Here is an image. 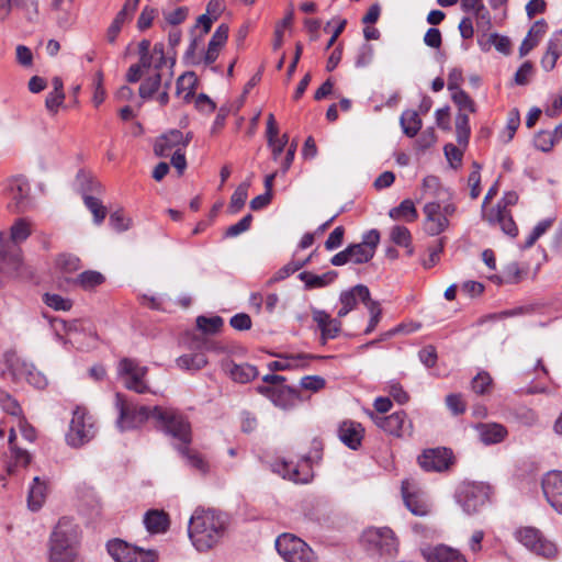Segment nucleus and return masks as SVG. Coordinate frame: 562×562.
<instances>
[{"instance_id": "obj_1", "label": "nucleus", "mask_w": 562, "mask_h": 562, "mask_svg": "<svg viewBox=\"0 0 562 562\" xmlns=\"http://www.w3.org/2000/svg\"><path fill=\"white\" fill-rule=\"evenodd\" d=\"M115 407L119 411L116 425L121 431L138 428L149 418H154L157 427L172 438L180 439L184 443L192 439L190 423L173 408L137 406L127 403L121 393L115 394Z\"/></svg>"}, {"instance_id": "obj_2", "label": "nucleus", "mask_w": 562, "mask_h": 562, "mask_svg": "<svg viewBox=\"0 0 562 562\" xmlns=\"http://www.w3.org/2000/svg\"><path fill=\"white\" fill-rule=\"evenodd\" d=\"M227 527V515L214 509L198 508L189 521V537L196 550L205 552L222 541Z\"/></svg>"}, {"instance_id": "obj_3", "label": "nucleus", "mask_w": 562, "mask_h": 562, "mask_svg": "<svg viewBox=\"0 0 562 562\" xmlns=\"http://www.w3.org/2000/svg\"><path fill=\"white\" fill-rule=\"evenodd\" d=\"M31 235L30 224L19 218L11 226L9 236L0 233V271L5 274H18L22 267V256L16 247L20 243L26 240Z\"/></svg>"}, {"instance_id": "obj_4", "label": "nucleus", "mask_w": 562, "mask_h": 562, "mask_svg": "<svg viewBox=\"0 0 562 562\" xmlns=\"http://www.w3.org/2000/svg\"><path fill=\"white\" fill-rule=\"evenodd\" d=\"M78 542V526L68 517L60 518L49 538V561L77 557Z\"/></svg>"}, {"instance_id": "obj_5", "label": "nucleus", "mask_w": 562, "mask_h": 562, "mask_svg": "<svg viewBox=\"0 0 562 562\" xmlns=\"http://www.w3.org/2000/svg\"><path fill=\"white\" fill-rule=\"evenodd\" d=\"M361 546L371 555L393 558L398 553L400 539L390 527H368L362 531Z\"/></svg>"}, {"instance_id": "obj_6", "label": "nucleus", "mask_w": 562, "mask_h": 562, "mask_svg": "<svg viewBox=\"0 0 562 562\" xmlns=\"http://www.w3.org/2000/svg\"><path fill=\"white\" fill-rule=\"evenodd\" d=\"M3 375L9 374L13 382L25 380L36 389H44L47 385L46 376L38 371L34 364L16 357L14 352H7Z\"/></svg>"}, {"instance_id": "obj_7", "label": "nucleus", "mask_w": 562, "mask_h": 562, "mask_svg": "<svg viewBox=\"0 0 562 562\" xmlns=\"http://www.w3.org/2000/svg\"><path fill=\"white\" fill-rule=\"evenodd\" d=\"M106 551L115 562H157L158 560L156 550H145L119 538L108 541Z\"/></svg>"}, {"instance_id": "obj_8", "label": "nucleus", "mask_w": 562, "mask_h": 562, "mask_svg": "<svg viewBox=\"0 0 562 562\" xmlns=\"http://www.w3.org/2000/svg\"><path fill=\"white\" fill-rule=\"evenodd\" d=\"M95 435L94 422L86 408L77 407L72 413L66 441L74 448H79L89 442Z\"/></svg>"}, {"instance_id": "obj_9", "label": "nucleus", "mask_w": 562, "mask_h": 562, "mask_svg": "<svg viewBox=\"0 0 562 562\" xmlns=\"http://www.w3.org/2000/svg\"><path fill=\"white\" fill-rule=\"evenodd\" d=\"M276 549L286 562H314L311 548L292 533L279 536L276 540Z\"/></svg>"}, {"instance_id": "obj_10", "label": "nucleus", "mask_w": 562, "mask_h": 562, "mask_svg": "<svg viewBox=\"0 0 562 562\" xmlns=\"http://www.w3.org/2000/svg\"><path fill=\"white\" fill-rule=\"evenodd\" d=\"M518 541L535 554L554 559L558 555L557 544L546 538L540 530L532 527H525L517 531Z\"/></svg>"}, {"instance_id": "obj_11", "label": "nucleus", "mask_w": 562, "mask_h": 562, "mask_svg": "<svg viewBox=\"0 0 562 562\" xmlns=\"http://www.w3.org/2000/svg\"><path fill=\"white\" fill-rule=\"evenodd\" d=\"M147 372V367L140 366L136 360L131 358H123L117 366V373L124 379V386L138 394H144L149 391L145 382Z\"/></svg>"}, {"instance_id": "obj_12", "label": "nucleus", "mask_w": 562, "mask_h": 562, "mask_svg": "<svg viewBox=\"0 0 562 562\" xmlns=\"http://www.w3.org/2000/svg\"><path fill=\"white\" fill-rule=\"evenodd\" d=\"M256 391L282 409H291L300 401L299 391L286 385H258Z\"/></svg>"}, {"instance_id": "obj_13", "label": "nucleus", "mask_w": 562, "mask_h": 562, "mask_svg": "<svg viewBox=\"0 0 562 562\" xmlns=\"http://www.w3.org/2000/svg\"><path fill=\"white\" fill-rule=\"evenodd\" d=\"M8 207L15 213H23L31 206L30 184L22 177L11 179L7 186Z\"/></svg>"}, {"instance_id": "obj_14", "label": "nucleus", "mask_w": 562, "mask_h": 562, "mask_svg": "<svg viewBox=\"0 0 562 562\" xmlns=\"http://www.w3.org/2000/svg\"><path fill=\"white\" fill-rule=\"evenodd\" d=\"M452 461V451L448 448L427 449L418 457L419 465L428 472H442L448 470Z\"/></svg>"}, {"instance_id": "obj_15", "label": "nucleus", "mask_w": 562, "mask_h": 562, "mask_svg": "<svg viewBox=\"0 0 562 562\" xmlns=\"http://www.w3.org/2000/svg\"><path fill=\"white\" fill-rule=\"evenodd\" d=\"M402 496L407 509L415 516H426L431 510V504L427 495L419 491H411V484L406 481L402 483Z\"/></svg>"}, {"instance_id": "obj_16", "label": "nucleus", "mask_w": 562, "mask_h": 562, "mask_svg": "<svg viewBox=\"0 0 562 562\" xmlns=\"http://www.w3.org/2000/svg\"><path fill=\"white\" fill-rule=\"evenodd\" d=\"M371 417L379 428L396 437L403 436L411 428V422L407 420L404 411L395 412L389 416L371 415Z\"/></svg>"}, {"instance_id": "obj_17", "label": "nucleus", "mask_w": 562, "mask_h": 562, "mask_svg": "<svg viewBox=\"0 0 562 562\" xmlns=\"http://www.w3.org/2000/svg\"><path fill=\"white\" fill-rule=\"evenodd\" d=\"M542 491L548 503L562 514V472H548L542 479Z\"/></svg>"}, {"instance_id": "obj_18", "label": "nucleus", "mask_w": 562, "mask_h": 562, "mask_svg": "<svg viewBox=\"0 0 562 562\" xmlns=\"http://www.w3.org/2000/svg\"><path fill=\"white\" fill-rule=\"evenodd\" d=\"M487 499L486 493L476 485H469L460 490L457 501L467 514H473L485 505Z\"/></svg>"}, {"instance_id": "obj_19", "label": "nucleus", "mask_w": 562, "mask_h": 562, "mask_svg": "<svg viewBox=\"0 0 562 562\" xmlns=\"http://www.w3.org/2000/svg\"><path fill=\"white\" fill-rule=\"evenodd\" d=\"M312 316L321 330V340L323 345H325L328 339L336 338L340 333L341 322L337 318H331L325 311L314 308Z\"/></svg>"}, {"instance_id": "obj_20", "label": "nucleus", "mask_w": 562, "mask_h": 562, "mask_svg": "<svg viewBox=\"0 0 562 562\" xmlns=\"http://www.w3.org/2000/svg\"><path fill=\"white\" fill-rule=\"evenodd\" d=\"M364 300H369V288L367 285L357 284L350 290L342 292L339 296L341 307L337 313L338 317H345L356 307L358 301L363 303Z\"/></svg>"}, {"instance_id": "obj_21", "label": "nucleus", "mask_w": 562, "mask_h": 562, "mask_svg": "<svg viewBox=\"0 0 562 562\" xmlns=\"http://www.w3.org/2000/svg\"><path fill=\"white\" fill-rule=\"evenodd\" d=\"M364 429L361 424L346 420L338 429L339 439L350 449L357 450L362 441Z\"/></svg>"}, {"instance_id": "obj_22", "label": "nucleus", "mask_w": 562, "mask_h": 562, "mask_svg": "<svg viewBox=\"0 0 562 562\" xmlns=\"http://www.w3.org/2000/svg\"><path fill=\"white\" fill-rule=\"evenodd\" d=\"M325 357H317L308 353H297L284 357V360L272 361L268 364L271 371H284L292 369H304L313 359H324Z\"/></svg>"}, {"instance_id": "obj_23", "label": "nucleus", "mask_w": 562, "mask_h": 562, "mask_svg": "<svg viewBox=\"0 0 562 562\" xmlns=\"http://www.w3.org/2000/svg\"><path fill=\"white\" fill-rule=\"evenodd\" d=\"M562 55V29L554 32L548 43L546 54L541 58V67L550 71L555 67L557 60Z\"/></svg>"}, {"instance_id": "obj_24", "label": "nucleus", "mask_w": 562, "mask_h": 562, "mask_svg": "<svg viewBox=\"0 0 562 562\" xmlns=\"http://www.w3.org/2000/svg\"><path fill=\"white\" fill-rule=\"evenodd\" d=\"M183 134L179 130H171L168 133L160 136L155 145L154 153L158 157H167L173 148H179Z\"/></svg>"}, {"instance_id": "obj_25", "label": "nucleus", "mask_w": 562, "mask_h": 562, "mask_svg": "<svg viewBox=\"0 0 562 562\" xmlns=\"http://www.w3.org/2000/svg\"><path fill=\"white\" fill-rule=\"evenodd\" d=\"M144 525L150 533H164L170 525L169 516L164 510L150 509L144 516Z\"/></svg>"}, {"instance_id": "obj_26", "label": "nucleus", "mask_w": 562, "mask_h": 562, "mask_svg": "<svg viewBox=\"0 0 562 562\" xmlns=\"http://www.w3.org/2000/svg\"><path fill=\"white\" fill-rule=\"evenodd\" d=\"M428 562H468L465 557L457 549L445 544L435 547L427 554Z\"/></svg>"}, {"instance_id": "obj_27", "label": "nucleus", "mask_w": 562, "mask_h": 562, "mask_svg": "<svg viewBox=\"0 0 562 562\" xmlns=\"http://www.w3.org/2000/svg\"><path fill=\"white\" fill-rule=\"evenodd\" d=\"M47 495V486L38 476L33 479V483L29 490L27 504L30 509L38 510L44 504Z\"/></svg>"}, {"instance_id": "obj_28", "label": "nucleus", "mask_w": 562, "mask_h": 562, "mask_svg": "<svg viewBox=\"0 0 562 562\" xmlns=\"http://www.w3.org/2000/svg\"><path fill=\"white\" fill-rule=\"evenodd\" d=\"M527 274V270L521 269L517 262L508 263L499 274L494 276V283L513 284L520 282Z\"/></svg>"}, {"instance_id": "obj_29", "label": "nucleus", "mask_w": 562, "mask_h": 562, "mask_svg": "<svg viewBox=\"0 0 562 562\" xmlns=\"http://www.w3.org/2000/svg\"><path fill=\"white\" fill-rule=\"evenodd\" d=\"M272 470H273V472L282 475V477L293 481L295 483H307L308 482V475L301 476V473H300L297 467H294L293 464H291L284 460L276 461L272 464Z\"/></svg>"}, {"instance_id": "obj_30", "label": "nucleus", "mask_w": 562, "mask_h": 562, "mask_svg": "<svg viewBox=\"0 0 562 562\" xmlns=\"http://www.w3.org/2000/svg\"><path fill=\"white\" fill-rule=\"evenodd\" d=\"M229 375L238 383H247L258 375V370L249 363H232L228 368Z\"/></svg>"}, {"instance_id": "obj_31", "label": "nucleus", "mask_w": 562, "mask_h": 562, "mask_svg": "<svg viewBox=\"0 0 562 562\" xmlns=\"http://www.w3.org/2000/svg\"><path fill=\"white\" fill-rule=\"evenodd\" d=\"M177 440L179 441L177 449L187 459L188 464L201 473H206L209 469L207 463L199 453L189 449L191 440L188 443L182 442L180 439Z\"/></svg>"}, {"instance_id": "obj_32", "label": "nucleus", "mask_w": 562, "mask_h": 562, "mask_svg": "<svg viewBox=\"0 0 562 562\" xmlns=\"http://www.w3.org/2000/svg\"><path fill=\"white\" fill-rule=\"evenodd\" d=\"M400 123L404 134L408 137L416 136L422 128V120L415 110L404 111L401 115Z\"/></svg>"}, {"instance_id": "obj_33", "label": "nucleus", "mask_w": 562, "mask_h": 562, "mask_svg": "<svg viewBox=\"0 0 562 562\" xmlns=\"http://www.w3.org/2000/svg\"><path fill=\"white\" fill-rule=\"evenodd\" d=\"M337 277V272L329 271L322 276L314 274L308 271H303L299 274V278L305 283V286L308 289L322 288L330 282Z\"/></svg>"}, {"instance_id": "obj_34", "label": "nucleus", "mask_w": 562, "mask_h": 562, "mask_svg": "<svg viewBox=\"0 0 562 562\" xmlns=\"http://www.w3.org/2000/svg\"><path fill=\"white\" fill-rule=\"evenodd\" d=\"M519 125L520 114L518 109L514 108L508 113L505 128L498 134L499 142H502L503 144L509 143L513 139Z\"/></svg>"}, {"instance_id": "obj_35", "label": "nucleus", "mask_w": 562, "mask_h": 562, "mask_svg": "<svg viewBox=\"0 0 562 562\" xmlns=\"http://www.w3.org/2000/svg\"><path fill=\"white\" fill-rule=\"evenodd\" d=\"M77 181L83 196L90 195V193H101L103 191L101 182L86 171L81 170L78 172Z\"/></svg>"}, {"instance_id": "obj_36", "label": "nucleus", "mask_w": 562, "mask_h": 562, "mask_svg": "<svg viewBox=\"0 0 562 562\" xmlns=\"http://www.w3.org/2000/svg\"><path fill=\"white\" fill-rule=\"evenodd\" d=\"M104 277L98 271H83L72 280L75 284L80 285L85 290H91L103 283Z\"/></svg>"}, {"instance_id": "obj_37", "label": "nucleus", "mask_w": 562, "mask_h": 562, "mask_svg": "<svg viewBox=\"0 0 562 562\" xmlns=\"http://www.w3.org/2000/svg\"><path fill=\"white\" fill-rule=\"evenodd\" d=\"M207 359L203 353L183 355L177 359L178 367L184 370L196 371L205 367Z\"/></svg>"}, {"instance_id": "obj_38", "label": "nucleus", "mask_w": 562, "mask_h": 562, "mask_svg": "<svg viewBox=\"0 0 562 562\" xmlns=\"http://www.w3.org/2000/svg\"><path fill=\"white\" fill-rule=\"evenodd\" d=\"M347 250L350 262L355 265L367 263L373 258L371 250L361 243L349 245Z\"/></svg>"}, {"instance_id": "obj_39", "label": "nucleus", "mask_w": 562, "mask_h": 562, "mask_svg": "<svg viewBox=\"0 0 562 562\" xmlns=\"http://www.w3.org/2000/svg\"><path fill=\"white\" fill-rule=\"evenodd\" d=\"M162 72H154V75L146 78L139 86V95L143 99L151 98L161 86Z\"/></svg>"}, {"instance_id": "obj_40", "label": "nucleus", "mask_w": 562, "mask_h": 562, "mask_svg": "<svg viewBox=\"0 0 562 562\" xmlns=\"http://www.w3.org/2000/svg\"><path fill=\"white\" fill-rule=\"evenodd\" d=\"M224 321L221 316H199L196 318V327L204 334L213 335L221 330Z\"/></svg>"}, {"instance_id": "obj_41", "label": "nucleus", "mask_w": 562, "mask_h": 562, "mask_svg": "<svg viewBox=\"0 0 562 562\" xmlns=\"http://www.w3.org/2000/svg\"><path fill=\"white\" fill-rule=\"evenodd\" d=\"M85 205L92 213L93 221L97 225H100L106 216V207L102 202L92 195H85Z\"/></svg>"}, {"instance_id": "obj_42", "label": "nucleus", "mask_w": 562, "mask_h": 562, "mask_svg": "<svg viewBox=\"0 0 562 562\" xmlns=\"http://www.w3.org/2000/svg\"><path fill=\"white\" fill-rule=\"evenodd\" d=\"M154 53H155V60L151 65V68H154L155 72H161L164 67H166L169 64V68H172L175 65V58L173 57H167L165 54V46L162 43H156L154 45Z\"/></svg>"}, {"instance_id": "obj_43", "label": "nucleus", "mask_w": 562, "mask_h": 562, "mask_svg": "<svg viewBox=\"0 0 562 562\" xmlns=\"http://www.w3.org/2000/svg\"><path fill=\"white\" fill-rule=\"evenodd\" d=\"M392 218L404 217L406 221L412 222L417 218V211L411 200H404L397 207L390 211Z\"/></svg>"}, {"instance_id": "obj_44", "label": "nucleus", "mask_w": 562, "mask_h": 562, "mask_svg": "<svg viewBox=\"0 0 562 562\" xmlns=\"http://www.w3.org/2000/svg\"><path fill=\"white\" fill-rule=\"evenodd\" d=\"M496 220L504 234L516 237L518 234V227L513 220L510 211H498L496 212Z\"/></svg>"}, {"instance_id": "obj_45", "label": "nucleus", "mask_w": 562, "mask_h": 562, "mask_svg": "<svg viewBox=\"0 0 562 562\" xmlns=\"http://www.w3.org/2000/svg\"><path fill=\"white\" fill-rule=\"evenodd\" d=\"M491 386L492 378L487 372H480L472 379L471 387L476 395L488 394Z\"/></svg>"}, {"instance_id": "obj_46", "label": "nucleus", "mask_w": 562, "mask_h": 562, "mask_svg": "<svg viewBox=\"0 0 562 562\" xmlns=\"http://www.w3.org/2000/svg\"><path fill=\"white\" fill-rule=\"evenodd\" d=\"M43 302L55 311H69L72 307L71 300L55 293H45L43 295Z\"/></svg>"}, {"instance_id": "obj_47", "label": "nucleus", "mask_w": 562, "mask_h": 562, "mask_svg": "<svg viewBox=\"0 0 562 562\" xmlns=\"http://www.w3.org/2000/svg\"><path fill=\"white\" fill-rule=\"evenodd\" d=\"M248 183H241L237 187L231 198L229 209L232 213H237L243 209L248 198Z\"/></svg>"}, {"instance_id": "obj_48", "label": "nucleus", "mask_w": 562, "mask_h": 562, "mask_svg": "<svg viewBox=\"0 0 562 562\" xmlns=\"http://www.w3.org/2000/svg\"><path fill=\"white\" fill-rule=\"evenodd\" d=\"M15 438V431L14 429H11L9 436V445L12 458L14 459L15 464L26 467L31 462V454L26 450H23L14 445Z\"/></svg>"}, {"instance_id": "obj_49", "label": "nucleus", "mask_w": 562, "mask_h": 562, "mask_svg": "<svg viewBox=\"0 0 562 562\" xmlns=\"http://www.w3.org/2000/svg\"><path fill=\"white\" fill-rule=\"evenodd\" d=\"M196 85V77L193 72H187L180 76L177 80V93H181V91L187 90L184 94V100L188 101L190 97L194 93V88Z\"/></svg>"}, {"instance_id": "obj_50", "label": "nucleus", "mask_w": 562, "mask_h": 562, "mask_svg": "<svg viewBox=\"0 0 562 562\" xmlns=\"http://www.w3.org/2000/svg\"><path fill=\"white\" fill-rule=\"evenodd\" d=\"M56 263L57 267L65 273H72L79 270L81 267L80 259L77 256L70 254L60 255L57 258Z\"/></svg>"}, {"instance_id": "obj_51", "label": "nucleus", "mask_w": 562, "mask_h": 562, "mask_svg": "<svg viewBox=\"0 0 562 562\" xmlns=\"http://www.w3.org/2000/svg\"><path fill=\"white\" fill-rule=\"evenodd\" d=\"M451 99L458 105L459 112L469 114L475 111L474 102L465 91H454L451 93Z\"/></svg>"}, {"instance_id": "obj_52", "label": "nucleus", "mask_w": 562, "mask_h": 562, "mask_svg": "<svg viewBox=\"0 0 562 562\" xmlns=\"http://www.w3.org/2000/svg\"><path fill=\"white\" fill-rule=\"evenodd\" d=\"M391 240L401 247H409L412 241V235L411 232L405 227L401 225H396L392 227L390 233Z\"/></svg>"}, {"instance_id": "obj_53", "label": "nucleus", "mask_w": 562, "mask_h": 562, "mask_svg": "<svg viewBox=\"0 0 562 562\" xmlns=\"http://www.w3.org/2000/svg\"><path fill=\"white\" fill-rule=\"evenodd\" d=\"M304 267V262L301 261H290L285 266H283L281 269H279L274 276L267 282L268 285L273 284L274 282L281 281L294 272L299 271L301 268Z\"/></svg>"}, {"instance_id": "obj_54", "label": "nucleus", "mask_w": 562, "mask_h": 562, "mask_svg": "<svg viewBox=\"0 0 562 562\" xmlns=\"http://www.w3.org/2000/svg\"><path fill=\"white\" fill-rule=\"evenodd\" d=\"M553 220L547 218L543 221H540L532 232L529 234V236L526 238V241L524 244V248H530L535 245V243L551 227Z\"/></svg>"}, {"instance_id": "obj_55", "label": "nucleus", "mask_w": 562, "mask_h": 562, "mask_svg": "<svg viewBox=\"0 0 562 562\" xmlns=\"http://www.w3.org/2000/svg\"><path fill=\"white\" fill-rule=\"evenodd\" d=\"M374 55L373 46L369 43H363L359 48L356 56L355 65L358 68L366 67L371 64Z\"/></svg>"}, {"instance_id": "obj_56", "label": "nucleus", "mask_w": 562, "mask_h": 562, "mask_svg": "<svg viewBox=\"0 0 562 562\" xmlns=\"http://www.w3.org/2000/svg\"><path fill=\"white\" fill-rule=\"evenodd\" d=\"M446 405L453 415H461L465 412L467 405L459 393H451L446 396Z\"/></svg>"}, {"instance_id": "obj_57", "label": "nucleus", "mask_w": 562, "mask_h": 562, "mask_svg": "<svg viewBox=\"0 0 562 562\" xmlns=\"http://www.w3.org/2000/svg\"><path fill=\"white\" fill-rule=\"evenodd\" d=\"M555 143L554 136L549 131H540L536 134L533 138V144L536 148L541 151H549L553 147Z\"/></svg>"}, {"instance_id": "obj_58", "label": "nucleus", "mask_w": 562, "mask_h": 562, "mask_svg": "<svg viewBox=\"0 0 562 562\" xmlns=\"http://www.w3.org/2000/svg\"><path fill=\"white\" fill-rule=\"evenodd\" d=\"M252 222V215L247 214L245 215L240 221H238L236 224L231 225L226 232L225 237H236L245 232H247L250 228Z\"/></svg>"}, {"instance_id": "obj_59", "label": "nucleus", "mask_w": 562, "mask_h": 562, "mask_svg": "<svg viewBox=\"0 0 562 562\" xmlns=\"http://www.w3.org/2000/svg\"><path fill=\"white\" fill-rule=\"evenodd\" d=\"M293 21V12H289L283 20L276 26L273 49H279L283 44V30L289 27Z\"/></svg>"}, {"instance_id": "obj_60", "label": "nucleus", "mask_w": 562, "mask_h": 562, "mask_svg": "<svg viewBox=\"0 0 562 562\" xmlns=\"http://www.w3.org/2000/svg\"><path fill=\"white\" fill-rule=\"evenodd\" d=\"M0 405L10 415H19L21 412L19 403L4 391H0Z\"/></svg>"}, {"instance_id": "obj_61", "label": "nucleus", "mask_w": 562, "mask_h": 562, "mask_svg": "<svg viewBox=\"0 0 562 562\" xmlns=\"http://www.w3.org/2000/svg\"><path fill=\"white\" fill-rule=\"evenodd\" d=\"M189 9L187 7H179L172 11L164 12V18L170 25L181 24L188 16Z\"/></svg>"}, {"instance_id": "obj_62", "label": "nucleus", "mask_w": 562, "mask_h": 562, "mask_svg": "<svg viewBox=\"0 0 562 562\" xmlns=\"http://www.w3.org/2000/svg\"><path fill=\"white\" fill-rule=\"evenodd\" d=\"M445 155L452 168H458L462 162L463 151L453 144L445 146Z\"/></svg>"}, {"instance_id": "obj_63", "label": "nucleus", "mask_w": 562, "mask_h": 562, "mask_svg": "<svg viewBox=\"0 0 562 562\" xmlns=\"http://www.w3.org/2000/svg\"><path fill=\"white\" fill-rule=\"evenodd\" d=\"M228 38V25L227 24H221L212 35L209 44L212 47L217 48L218 50L225 45L226 41Z\"/></svg>"}, {"instance_id": "obj_64", "label": "nucleus", "mask_w": 562, "mask_h": 562, "mask_svg": "<svg viewBox=\"0 0 562 562\" xmlns=\"http://www.w3.org/2000/svg\"><path fill=\"white\" fill-rule=\"evenodd\" d=\"M325 383V379L319 375H306L300 381L301 387L313 392L322 390Z\"/></svg>"}]
</instances>
